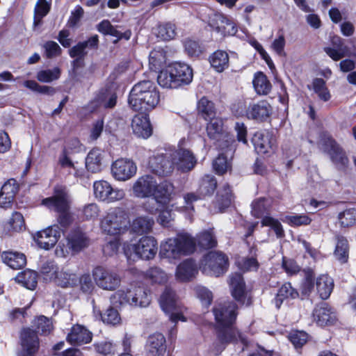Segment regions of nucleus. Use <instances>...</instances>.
<instances>
[{
	"label": "nucleus",
	"mask_w": 356,
	"mask_h": 356,
	"mask_svg": "<svg viewBox=\"0 0 356 356\" xmlns=\"http://www.w3.org/2000/svg\"><path fill=\"white\" fill-rule=\"evenodd\" d=\"M111 302L118 305H129L145 307L151 302L149 291L140 284L132 283L125 288L117 290L111 296Z\"/></svg>",
	"instance_id": "obj_5"
},
{
	"label": "nucleus",
	"mask_w": 356,
	"mask_h": 356,
	"mask_svg": "<svg viewBox=\"0 0 356 356\" xmlns=\"http://www.w3.org/2000/svg\"><path fill=\"white\" fill-rule=\"evenodd\" d=\"M61 229L58 225L37 232L33 238L37 245L46 250H50L57 243L61 235Z\"/></svg>",
	"instance_id": "obj_20"
},
{
	"label": "nucleus",
	"mask_w": 356,
	"mask_h": 356,
	"mask_svg": "<svg viewBox=\"0 0 356 356\" xmlns=\"http://www.w3.org/2000/svg\"><path fill=\"white\" fill-rule=\"evenodd\" d=\"M136 164L129 159H118L111 165L113 177L120 181H125L132 178L137 172Z\"/></svg>",
	"instance_id": "obj_21"
},
{
	"label": "nucleus",
	"mask_w": 356,
	"mask_h": 356,
	"mask_svg": "<svg viewBox=\"0 0 356 356\" xmlns=\"http://www.w3.org/2000/svg\"><path fill=\"white\" fill-rule=\"evenodd\" d=\"M129 225V212L124 208L115 207L109 209L100 220L99 227L103 234L118 236L127 232Z\"/></svg>",
	"instance_id": "obj_6"
},
{
	"label": "nucleus",
	"mask_w": 356,
	"mask_h": 356,
	"mask_svg": "<svg viewBox=\"0 0 356 356\" xmlns=\"http://www.w3.org/2000/svg\"><path fill=\"white\" fill-rule=\"evenodd\" d=\"M225 150V153L227 154L225 156L224 152L219 154L218 156L213 162V168L216 173L218 175H223L230 168V163L228 160V156L232 158L233 154L230 155V152L227 148L221 149Z\"/></svg>",
	"instance_id": "obj_47"
},
{
	"label": "nucleus",
	"mask_w": 356,
	"mask_h": 356,
	"mask_svg": "<svg viewBox=\"0 0 356 356\" xmlns=\"http://www.w3.org/2000/svg\"><path fill=\"white\" fill-rule=\"evenodd\" d=\"M60 268L54 261H47L42 263L40 267V274L47 282H54Z\"/></svg>",
	"instance_id": "obj_49"
},
{
	"label": "nucleus",
	"mask_w": 356,
	"mask_h": 356,
	"mask_svg": "<svg viewBox=\"0 0 356 356\" xmlns=\"http://www.w3.org/2000/svg\"><path fill=\"white\" fill-rule=\"evenodd\" d=\"M200 268L203 273L218 277L227 270L228 258L220 252H209L202 259Z\"/></svg>",
	"instance_id": "obj_14"
},
{
	"label": "nucleus",
	"mask_w": 356,
	"mask_h": 356,
	"mask_svg": "<svg viewBox=\"0 0 356 356\" xmlns=\"http://www.w3.org/2000/svg\"><path fill=\"white\" fill-rule=\"evenodd\" d=\"M217 186V181L215 177L211 175H204L200 180L197 189L198 195L193 193H187L184 199L185 206L184 211L188 214H191L194 210L193 202L199 199L211 195Z\"/></svg>",
	"instance_id": "obj_16"
},
{
	"label": "nucleus",
	"mask_w": 356,
	"mask_h": 356,
	"mask_svg": "<svg viewBox=\"0 0 356 356\" xmlns=\"http://www.w3.org/2000/svg\"><path fill=\"white\" fill-rule=\"evenodd\" d=\"M194 291L197 298L201 302L202 305L207 308L213 300V297L212 292L205 286L201 285L195 286Z\"/></svg>",
	"instance_id": "obj_55"
},
{
	"label": "nucleus",
	"mask_w": 356,
	"mask_h": 356,
	"mask_svg": "<svg viewBox=\"0 0 356 356\" xmlns=\"http://www.w3.org/2000/svg\"><path fill=\"white\" fill-rule=\"evenodd\" d=\"M22 350L18 356H35L40 348L37 332L30 327H24L20 332Z\"/></svg>",
	"instance_id": "obj_22"
},
{
	"label": "nucleus",
	"mask_w": 356,
	"mask_h": 356,
	"mask_svg": "<svg viewBox=\"0 0 356 356\" xmlns=\"http://www.w3.org/2000/svg\"><path fill=\"white\" fill-rule=\"evenodd\" d=\"M229 286L234 298L239 302L244 303L245 300V284L240 273H236L230 275Z\"/></svg>",
	"instance_id": "obj_36"
},
{
	"label": "nucleus",
	"mask_w": 356,
	"mask_h": 356,
	"mask_svg": "<svg viewBox=\"0 0 356 356\" xmlns=\"http://www.w3.org/2000/svg\"><path fill=\"white\" fill-rule=\"evenodd\" d=\"M271 112L270 105L266 101H260L250 104L246 110L245 115L248 119L264 122L270 117Z\"/></svg>",
	"instance_id": "obj_24"
},
{
	"label": "nucleus",
	"mask_w": 356,
	"mask_h": 356,
	"mask_svg": "<svg viewBox=\"0 0 356 356\" xmlns=\"http://www.w3.org/2000/svg\"><path fill=\"white\" fill-rule=\"evenodd\" d=\"M133 133L138 137L148 138L152 134V128L149 117L140 113L134 115L131 121Z\"/></svg>",
	"instance_id": "obj_26"
},
{
	"label": "nucleus",
	"mask_w": 356,
	"mask_h": 356,
	"mask_svg": "<svg viewBox=\"0 0 356 356\" xmlns=\"http://www.w3.org/2000/svg\"><path fill=\"white\" fill-rule=\"evenodd\" d=\"M104 152L98 148L91 149L86 158V167L92 173L102 170Z\"/></svg>",
	"instance_id": "obj_40"
},
{
	"label": "nucleus",
	"mask_w": 356,
	"mask_h": 356,
	"mask_svg": "<svg viewBox=\"0 0 356 356\" xmlns=\"http://www.w3.org/2000/svg\"><path fill=\"white\" fill-rule=\"evenodd\" d=\"M51 0H38L35 6L34 24H38L50 10Z\"/></svg>",
	"instance_id": "obj_54"
},
{
	"label": "nucleus",
	"mask_w": 356,
	"mask_h": 356,
	"mask_svg": "<svg viewBox=\"0 0 356 356\" xmlns=\"http://www.w3.org/2000/svg\"><path fill=\"white\" fill-rule=\"evenodd\" d=\"M238 307L233 302H217L213 313L218 329V340L220 344L214 346L213 355H218L229 343L241 341L246 344V339L233 326L236 318Z\"/></svg>",
	"instance_id": "obj_1"
},
{
	"label": "nucleus",
	"mask_w": 356,
	"mask_h": 356,
	"mask_svg": "<svg viewBox=\"0 0 356 356\" xmlns=\"http://www.w3.org/2000/svg\"><path fill=\"white\" fill-rule=\"evenodd\" d=\"M208 24L214 31L224 37L235 35L238 31L236 24L230 18L219 13L210 15Z\"/></svg>",
	"instance_id": "obj_18"
},
{
	"label": "nucleus",
	"mask_w": 356,
	"mask_h": 356,
	"mask_svg": "<svg viewBox=\"0 0 356 356\" xmlns=\"http://www.w3.org/2000/svg\"><path fill=\"white\" fill-rule=\"evenodd\" d=\"M324 51L334 60H339L350 55L348 47L343 43V40L337 35L331 38V46L324 47Z\"/></svg>",
	"instance_id": "obj_30"
},
{
	"label": "nucleus",
	"mask_w": 356,
	"mask_h": 356,
	"mask_svg": "<svg viewBox=\"0 0 356 356\" xmlns=\"http://www.w3.org/2000/svg\"><path fill=\"white\" fill-rule=\"evenodd\" d=\"M298 292L292 287L291 283H284L278 290L274 299L275 307L279 309L285 300L295 299L298 297Z\"/></svg>",
	"instance_id": "obj_44"
},
{
	"label": "nucleus",
	"mask_w": 356,
	"mask_h": 356,
	"mask_svg": "<svg viewBox=\"0 0 356 356\" xmlns=\"http://www.w3.org/2000/svg\"><path fill=\"white\" fill-rule=\"evenodd\" d=\"M159 101V92L154 84L152 86V90H147V93L141 97V101H140L137 105H129V106L136 111H149L154 108Z\"/></svg>",
	"instance_id": "obj_29"
},
{
	"label": "nucleus",
	"mask_w": 356,
	"mask_h": 356,
	"mask_svg": "<svg viewBox=\"0 0 356 356\" xmlns=\"http://www.w3.org/2000/svg\"><path fill=\"white\" fill-rule=\"evenodd\" d=\"M25 226L23 216L17 211L13 212L8 222L7 229L9 231L19 232Z\"/></svg>",
	"instance_id": "obj_59"
},
{
	"label": "nucleus",
	"mask_w": 356,
	"mask_h": 356,
	"mask_svg": "<svg viewBox=\"0 0 356 356\" xmlns=\"http://www.w3.org/2000/svg\"><path fill=\"white\" fill-rule=\"evenodd\" d=\"M320 145L338 170L345 171L348 168L349 159L344 149L326 133L322 134Z\"/></svg>",
	"instance_id": "obj_7"
},
{
	"label": "nucleus",
	"mask_w": 356,
	"mask_h": 356,
	"mask_svg": "<svg viewBox=\"0 0 356 356\" xmlns=\"http://www.w3.org/2000/svg\"><path fill=\"white\" fill-rule=\"evenodd\" d=\"M312 86L314 92L321 100L327 102L330 99L331 95L326 86L325 81L323 79H315L313 81Z\"/></svg>",
	"instance_id": "obj_53"
},
{
	"label": "nucleus",
	"mask_w": 356,
	"mask_h": 356,
	"mask_svg": "<svg viewBox=\"0 0 356 356\" xmlns=\"http://www.w3.org/2000/svg\"><path fill=\"white\" fill-rule=\"evenodd\" d=\"M334 256L341 264H345L348 261L349 257V245L346 238L343 236H339L337 238Z\"/></svg>",
	"instance_id": "obj_46"
},
{
	"label": "nucleus",
	"mask_w": 356,
	"mask_h": 356,
	"mask_svg": "<svg viewBox=\"0 0 356 356\" xmlns=\"http://www.w3.org/2000/svg\"><path fill=\"white\" fill-rule=\"evenodd\" d=\"M197 109L199 114L207 121L216 117L214 104L206 97H202L198 102Z\"/></svg>",
	"instance_id": "obj_48"
},
{
	"label": "nucleus",
	"mask_w": 356,
	"mask_h": 356,
	"mask_svg": "<svg viewBox=\"0 0 356 356\" xmlns=\"http://www.w3.org/2000/svg\"><path fill=\"white\" fill-rule=\"evenodd\" d=\"M60 70L56 67L51 70H40L37 74V79L42 83H50L59 79Z\"/></svg>",
	"instance_id": "obj_56"
},
{
	"label": "nucleus",
	"mask_w": 356,
	"mask_h": 356,
	"mask_svg": "<svg viewBox=\"0 0 356 356\" xmlns=\"http://www.w3.org/2000/svg\"><path fill=\"white\" fill-rule=\"evenodd\" d=\"M196 244L203 249H210L215 247L217 244L216 239L211 230H207L201 232L197 235Z\"/></svg>",
	"instance_id": "obj_52"
},
{
	"label": "nucleus",
	"mask_w": 356,
	"mask_h": 356,
	"mask_svg": "<svg viewBox=\"0 0 356 356\" xmlns=\"http://www.w3.org/2000/svg\"><path fill=\"white\" fill-rule=\"evenodd\" d=\"M70 198L65 189L61 186H57L54 189V195L52 197L43 199L42 204L60 213L58 222L63 226L70 223V217L66 214L70 208Z\"/></svg>",
	"instance_id": "obj_8"
},
{
	"label": "nucleus",
	"mask_w": 356,
	"mask_h": 356,
	"mask_svg": "<svg viewBox=\"0 0 356 356\" xmlns=\"http://www.w3.org/2000/svg\"><path fill=\"white\" fill-rule=\"evenodd\" d=\"M252 83L256 92L259 95H267L270 91L271 84L262 72L255 74Z\"/></svg>",
	"instance_id": "obj_50"
},
{
	"label": "nucleus",
	"mask_w": 356,
	"mask_h": 356,
	"mask_svg": "<svg viewBox=\"0 0 356 356\" xmlns=\"http://www.w3.org/2000/svg\"><path fill=\"white\" fill-rule=\"evenodd\" d=\"M68 248L73 252L77 253L89 245V239L86 234L79 229L72 230L67 236Z\"/></svg>",
	"instance_id": "obj_32"
},
{
	"label": "nucleus",
	"mask_w": 356,
	"mask_h": 356,
	"mask_svg": "<svg viewBox=\"0 0 356 356\" xmlns=\"http://www.w3.org/2000/svg\"><path fill=\"white\" fill-rule=\"evenodd\" d=\"M146 275L154 283L163 284L168 280L167 274L159 267L150 268L147 271Z\"/></svg>",
	"instance_id": "obj_58"
},
{
	"label": "nucleus",
	"mask_w": 356,
	"mask_h": 356,
	"mask_svg": "<svg viewBox=\"0 0 356 356\" xmlns=\"http://www.w3.org/2000/svg\"><path fill=\"white\" fill-rule=\"evenodd\" d=\"M154 220L148 216H139L135 218L129 227L131 231L137 235L148 234L152 232Z\"/></svg>",
	"instance_id": "obj_34"
},
{
	"label": "nucleus",
	"mask_w": 356,
	"mask_h": 356,
	"mask_svg": "<svg viewBox=\"0 0 356 356\" xmlns=\"http://www.w3.org/2000/svg\"><path fill=\"white\" fill-rule=\"evenodd\" d=\"M175 168L181 172H188L196 165L197 159L193 152L188 149L178 147L172 149Z\"/></svg>",
	"instance_id": "obj_23"
},
{
	"label": "nucleus",
	"mask_w": 356,
	"mask_h": 356,
	"mask_svg": "<svg viewBox=\"0 0 356 356\" xmlns=\"http://www.w3.org/2000/svg\"><path fill=\"white\" fill-rule=\"evenodd\" d=\"M184 46L186 52L191 57L198 56L202 51V47L199 42L191 38L184 40Z\"/></svg>",
	"instance_id": "obj_64"
},
{
	"label": "nucleus",
	"mask_w": 356,
	"mask_h": 356,
	"mask_svg": "<svg viewBox=\"0 0 356 356\" xmlns=\"http://www.w3.org/2000/svg\"><path fill=\"white\" fill-rule=\"evenodd\" d=\"M93 191L97 199L108 202L119 201L125 197L123 189L113 188L108 181L104 180L95 181Z\"/></svg>",
	"instance_id": "obj_19"
},
{
	"label": "nucleus",
	"mask_w": 356,
	"mask_h": 356,
	"mask_svg": "<svg viewBox=\"0 0 356 356\" xmlns=\"http://www.w3.org/2000/svg\"><path fill=\"white\" fill-rule=\"evenodd\" d=\"M154 84L149 80L142 81L135 84L129 92V105H137L141 101V97L147 93V90H152V86Z\"/></svg>",
	"instance_id": "obj_37"
},
{
	"label": "nucleus",
	"mask_w": 356,
	"mask_h": 356,
	"mask_svg": "<svg viewBox=\"0 0 356 356\" xmlns=\"http://www.w3.org/2000/svg\"><path fill=\"white\" fill-rule=\"evenodd\" d=\"M197 273L195 261L192 259H186L177 266L175 277L180 282H189L195 277Z\"/></svg>",
	"instance_id": "obj_27"
},
{
	"label": "nucleus",
	"mask_w": 356,
	"mask_h": 356,
	"mask_svg": "<svg viewBox=\"0 0 356 356\" xmlns=\"http://www.w3.org/2000/svg\"><path fill=\"white\" fill-rule=\"evenodd\" d=\"M339 224L341 227H350L356 222V209H347L339 214Z\"/></svg>",
	"instance_id": "obj_60"
},
{
	"label": "nucleus",
	"mask_w": 356,
	"mask_h": 356,
	"mask_svg": "<svg viewBox=\"0 0 356 356\" xmlns=\"http://www.w3.org/2000/svg\"><path fill=\"white\" fill-rule=\"evenodd\" d=\"M98 36L97 35H92L88 40L79 42L76 45L72 47L69 51V54L72 58H76L73 61L74 66L82 59L87 54L86 49H94L98 45Z\"/></svg>",
	"instance_id": "obj_33"
},
{
	"label": "nucleus",
	"mask_w": 356,
	"mask_h": 356,
	"mask_svg": "<svg viewBox=\"0 0 356 356\" xmlns=\"http://www.w3.org/2000/svg\"><path fill=\"white\" fill-rule=\"evenodd\" d=\"M34 325L41 334H48L53 329L52 321L44 316L38 317L34 321Z\"/></svg>",
	"instance_id": "obj_62"
},
{
	"label": "nucleus",
	"mask_w": 356,
	"mask_h": 356,
	"mask_svg": "<svg viewBox=\"0 0 356 356\" xmlns=\"http://www.w3.org/2000/svg\"><path fill=\"white\" fill-rule=\"evenodd\" d=\"M211 67L218 72H222L229 67L228 54L222 50H217L209 57Z\"/></svg>",
	"instance_id": "obj_42"
},
{
	"label": "nucleus",
	"mask_w": 356,
	"mask_h": 356,
	"mask_svg": "<svg viewBox=\"0 0 356 356\" xmlns=\"http://www.w3.org/2000/svg\"><path fill=\"white\" fill-rule=\"evenodd\" d=\"M37 273L31 270H26L19 273L15 277V281L28 289L33 290L37 286Z\"/></svg>",
	"instance_id": "obj_45"
},
{
	"label": "nucleus",
	"mask_w": 356,
	"mask_h": 356,
	"mask_svg": "<svg viewBox=\"0 0 356 356\" xmlns=\"http://www.w3.org/2000/svg\"><path fill=\"white\" fill-rule=\"evenodd\" d=\"M236 264L243 271L256 270L259 267V263L254 257L238 258L236 261Z\"/></svg>",
	"instance_id": "obj_63"
},
{
	"label": "nucleus",
	"mask_w": 356,
	"mask_h": 356,
	"mask_svg": "<svg viewBox=\"0 0 356 356\" xmlns=\"http://www.w3.org/2000/svg\"><path fill=\"white\" fill-rule=\"evenodd\" d=\"M53 283L61 288H72L77 285L78 277L75 273L60 268Z\"/></svg>",
	"instance_id": "obj_39"
},
{
	"label": "nucleus",
	"mask_w": 356,
	"mask_h": 356,
	"mask_svg": "<svg viewBox=\"0 0 356 356\" xmlns=\"http://www.w3.org/2000/svg\"><path fill=\"white\" fill-rule=\"evenodd\" d=\"M269 205L270 201L265 197L256 200L252 203L251 213L255 218H262L261 225L270 227L277 238H282L284 236V232L280 222L268 215L264 216L268 211Z\"/></svg>",
	"instance_id": "obj_12"
},
{
	"label": "nucleus",
	"mask_w": 356,
	"mask_h": 356,
	"mask_svg": "<svg viewBox=\"0 0 356 356\" xmlns=\"http://www.w3.org/2000/svg\"><path fill=\"white\" fill-rule=\"evenodd\" d=\"M254 149L258 154H266L273 148L274 140L268 132L258 131L252 138Z\"/></svg>",
	"instance_id": "obj_35"
},
{
	"label": "nucleus",
	"mask_w": 356,
	"mask_h": 356,
	"mask_svg": "<svg viewBox=\"0 0 356 356\" xmlns=\"http://www.w3.org/2000/svg\"><path fill=\"white\" fill-rule=\"evenodd\" d=\"M313 317L319 326H325L334 323L336 320L335 313L325 302L317 305L313 312Z\"/></svg>",
	"instance_id": "obj_31"
},
{
	"label": "nucleus",
	"mask_w": 356,
	"mask_h": 356,
	"mask_svg": "<svg viewBox=\"0 0 356 356\" xmlns=\"http://www.w3.org/2000/svg\"><path fill=\"white\" fill-rule=\"evenodd\" d=\"M316 290L323 300L328 298L334 287L333 280L327 275L319 276L316 282Z\"/></svg>",
	"instance_id": "obj_43"
},
{
	"label": "nucleus",
	"mask_w": 356,
	"mask_h": 356,
	"mask_svg": "<svg viewBox=\"0 0 356 356\" xmlns=\"http://www.w3.org/2000/svg\"><path fill=\"white\" fill-rule=\"evenodd\" d=\"M92 275L96 285L106 291H115L121 284V277L115 271L103 266L95 267Z\"/></svg>",
	"instance_id": "obj_15"
},
{
	"label": "nucleus",
	"mask_w": 356,
	"mask_h": 356,
	"mask_svg": "<svg viewBox=\"0 0 356 356\" xmlns=\"http://www.w3.org/2000/svg\"><path fill=\"white\" fill-rule=\"evenodd\" d=\"M193 70L188 65L175 62L159 72L157 82L164 88H178L189 84L193 80Z\"/></svg>",
	"instance_id": "obj_4"
},
{
	"label": "nucleus",
	"mask_w": 356,
	"mask_h": 356,
	"mask_svg": "<svg viewBox=\"0 0 356 356\" xmlns=\"http://www.w3.org/2000/svg\"><path fill=\"white\" fill-rule=\"evenodd\" d=\"M1 259L4 264L13 269L22 268L26 264L25 255L17 252H4L1 254Z\"/></svg>",
	"instance_id": "obj_41"
},
{
	"label": "nucleus",
	"mask_w": 356,
	"mask_h": 356,
	"mask_svg": "<svg viewBox=\"0 0 356 356\" xmlns=\"http://www.w3.org/2000/svg\"><path fill=\"white\" fill-rule=\"evenodd\" d=\"M166 47H156L152 50L149 55V65L152 70L157 71L161 69L167 61Z\"/></svg>",
	"instance_id": "obj_38"
},
{
	"label": "nucleus",
	"mask_w": 356,
	"mask_h": 356,
	"mask_svg": "<svg viewBox=\"0 0 356 356\" xmlns=\"http://www.w3.org/2000/svg\"><path fill=\"white\" fill-rule=\"evenodd\" d=\"M232 200V194L229 185L223 187V189L218 192L217 195V203L220 210L228 207Z\"/></svg>",
	"instance_id": "obj_57"
},
{
	"label": "nucleus",
	"mask_w": 356,
	"mask_h": 356,
	"mask_svg": "<svg viewBox=\"0 0 356 356\" xmlns=\"http://www.w3.org/2000/svg\"><path fill=\"white\" fill-rule=\"evenodd\" d=\"M284 221L291 226H302L310 224L312 219L305 214H293L286 216Z\"/></svg>",
	"instance_id": "obj_61"
},
{
	"label": "nucleus",
	"mask_w": 356,
	"mask_h": 356,
	"mask_svg": "<svg viewBox=\"0 0 356 356\" xmlns=\"http://www.w3.org/2000/svg\"><path fill=\"white\" fill-rule=\"evenodd\" d=\"M159 304L162 310L169 315L172 322L176 323L179 321H186L184 316L186 309L181 305L172 289L169 287L165 289L160 297Z\"/></svg>",
	"instance_id": "obj_9"
},
{
	"label": "nucleus",
	"mask_w": 356,
	"mask_h": 356,
	"mask_svg": "<svg viewBox=\"0 0 356 356\" xmlns=\"http://www.w3.org/2000/svg\"><path fill=\"white\" fill-rule=\"evenodd\" d=\"M174 189L171 181L163 180L158 183L156 177L149 174L138 177L132 186L133 194L136 197H154L159 202H170Z\"/></svg>",
	"instance_id": "obj_2"
},
{
	"label": "nucleus",
	"mask_w": 356,
	"mask_h": 356,
	"mask_svg": "<svg viewBox=\"0 0 356 356\" xmlns=\"http://www.w3.org/2000/svg\"><path fill=\"white\" fill-rule=\"evenodd\" d=\"M117 102L116 92L110 88H103L95 93L86 108L90 112L99 111L102 109H113L116 106Z\"/></svg>",
	"instance_id": "obj_17"
},
{
	"label": "nucleus",
	"mask_w": 356,
	"mask_h": 356,
	"mask_svg": "<svg viewBox=\"0 0 356 356\" xmlns=\"http://www.w3.org/2000/svg\"><path fill=\"white\" fill-rule=\"evenodd\" d=\"M92 332L85 326L76 324L72 326L67 336V341L72 345L88 343L92 340Z\"/></svg>",
	"instance_id": "obj_28"
},
{
	"label": "nucleus",
	"mask_w": 356,
	"mask_h": 356,
	"mask_svg": "<svg viewBox=\"0 0 356 356\" xmlns=\"http://www.w3.org/2000/svg\"><path fill=\"white\" fill-rule=\"evenodd\" d=\"M158 251L157 240L152 236H143L138 241L124 248V254L129 258L131 252L143 260H150L154 258Z\"/></svg>",
	"instance_id": "obj_10"
},
{
	"label": "nucleus",
	"mask_w": 356,
	"mask_h": 356,
	"mask_svg": "<svg viewBox=\"0 0 356 356\" xmlns=\"http://www.w3.org/2000/svg\"><path fill=\"white\" fill-rule=\"evenodd\" d=\"M207 125V136L211 140H214L215 145L220 149L227 148L230 155L234 153V140L231 136L224 131L223 122L220 118H213L209 120Z\"/></svg>",
	"instance_id": "obj_11"
},
{
	"label": "nucleus",
	"mask_w": 356,
	"mask_h": 356,
	"mask_svg": "<svg viewBox=\"0 0 356 356\" xmlns=\"http://www.w3.org/2000/svg\"><path fill=\"white\" fill-rule=\"evenodd\" d=\"M165 338L161 333L150 335L147 341L146 356H164L166 351Z\"/></svg>",
	"instance_id": "obj_25"
},
{
	"label": "nucleus",
	"mask_w": 356,
	"mask_h": 356,
	"mask_svg": "<svg viewBox=\"0 0 356 356\" xmlns=\"http://www.w3.org/2000/svg\"><path fill=\"white\" fill-rule=\"evenodd\" d=\"M148 168L154 174L160 177L170 175L175 169L172 149L159 151L149 157Z\"/></svg>",
	"instance_id": "obj_13"
},
{
	"label": "nucleus",
	"mask_w": 356,
	"mask_h": 356,
	"mask_svg": "<svg viewBox=\"0 0 356 356\" xmlns=\"http://www.w3.org/2000/svg\"><path fill=\"white\" fill-rule=\"evenodd\" d=\"M157 38L164 41L173 39L176 35V28L174 24L167 22L158 25L156 29Z\"/></svg>",
	"instance_id": "obj_51"
},
{
	"label": "nucleus",
	"mask_w": 356,
	"mask_h": 356,
	"mask_svg": "<svg viewBox=\"0 0 356 356\" xmlns=\"http://www.w3.org/2000/svg\"><path fill=\"white\" fill-rule=\"evenodd\" d=\"M196 250L195 238L187 232H179L175 237L168 238L161 243L159 256L175 264L182 257L193 254Z\"/></svg>",
	"instance_id": "obj_3"
}]
</instances>
